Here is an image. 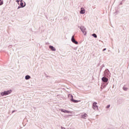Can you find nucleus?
Instances as JSON below:
<instances>
[{"mask_svg": "<svg viewBox=\"0 0 129 129\" xmlns=\"http://www.w3.org/2000/svg\"><path fill=\"white\" fill-rule=\"evenodd\" d=\"M11 93H12V90L1 93V95L2 96H4V95H9V94H11Z\"/></svg>", "mask_w": 129, "mask_h": 129, "instance_id": "nucleus-1", "label": "nucleus"}, {"mask_svg": "<svg viewBox=\"0 0 129 129\" xmlns=\"http://www.w3.org/2000/svg\"><path fill=\"white\" fill-rule=\"evenodd\" d=\"M93 108L95 110H97V109H98V106L97 105V103H96L95 102L93 103Z\"/></svg>", "mask_w": 129, "mask_h": 129, "instance_id": "nucleus-2", "label": "nucleus"}, {"mask_svg": "<svg viewBox=\"0 0 129 129\" xmlns=\"http://www.w3.org/2000/svg\"><path fill=\"white\" fill-rule=\"evenodd\" d=\"M80 29L84 35H86V29L84 27H81Z\"/></svg>", "mask_w": 129, "mask_h": 129, "instance_id": "nucleus-3", "label": "nucleus"}, {"mask_svg": "<svg viewBox=\"0 0 129 129\" xmlns=\"http://www.w3.org/2000/svg\"><path fill=\"white\" fill-rule=\"evenodd\" d=\"M72 41L73 42V43H74V44H76V45L78 44V42L75 41V39H74V36H73L72 37Z\"/></svg>", "mask_w": 129, "mask_h": 129, "instance_id": "nucleus-4", "label": "nucleus"}, {"mask_svg": "<svg viewBox=\"0 0 129 129\" xmlns=\"http://www.w3.org/2000/svg\"><path fill=\"white\" fill-rule=\"evenodd\" d=\"M71 100L72 101H73V102H74L75 103H77V102H80V101H77V100H75L74 99H73V95H71Z\"/></svg>", "mask_w": 129, "mask_h": 129, "instance_id": "nucleus-5", "label": "nucleus"}, {"mask_svg": "<svg viewBox=\"0 0 129 129\" xmlns=\"http://www.w3.org/2000/svg\"><path fill=\"white\" fill-rule=\"evenodd\" d=\"M102 81H103V82L106 83V82H107V81H108V79H107L105 77H103L102 78Z\"/></svg>", "mask_w": 129, "mask_h": 129, "instance_id": "nucleus-6", "label": "nucleus"}, {"mask_svg": "<svg viewBox=\"0 0 129 129\" xmlns=\"http://www.w3.org/2000/svg\"><path fill=\"white\" fill-rule=\"evenodd\" d=\"M49 48L51 50V51H56V49L55 48V47H54V46L50 45L49 46Z\"/></svg>", "mask_w": 129, "mask_h": 129, "instance_id": "nucleus-7", "label": "nucleus"}, {"mask_svg": "<svg viewBox=\"0 0 129 129\" xmlns=\"http://www.w3.org/2000/svg\"><path fill=\"white\" fill-rule=\"evenodd\" d=\"M80 14H85V9H84V8H81Z\"/></svg>", "mask_w": 129, "mask_h": 129, "instance_id": "nucleus-8", "label": "nucleus"}, {"mask_svg": "<svg viewBox=\"0 0 129 129\" xmlns=\"http://www.w3.org/2000/svg\"><path fill=\"white\" fill-rule=\"evenodd\" d=\"M61 111H62V112H64V113H70V111L66 110H61Z\"/></svg>", "mask_w": 129, "mask_h": 129, "instance_id": "nucleus-9", "label": "nucleus"}, {"mask_svg": "<svg viewBox=\"0 0 129 129\" xmlns=\"http://www.w3.org/2000/svg\"><path fill=\"white\" fill-rule=\"evenodd\" d=\"M82 118H86L87 117V114L85 113L82 115Z\"/></svg>", "mask_w": 129, "mask_h": 129, "instance_id": "nucleus-10", "label": "nucleus"}, {"mask_svg": "<svg viewBox=\"0 0 129 129\" xmlns=\"http://www.w3.org/2000/svg\"><path fill=\"white\" fill-rule=\"evenodd\" d=\"M30 78H31V77L29 75H27L25 77V79L26 80H28V79H30Z\"/></svg>", "mask_w": 129, "mask_h": 129, "instance_id": "nucleus-11", "label": "nucleus"}, {"mask_svg": "<svg viewBox=\"0 0 129 129\" xmlns=\"http://www.w3.org/2000/svg\"><path fill=\"white\" fill-rule=\"evenodd\" d=\"M20 6L21 7H22V8H24V7H25V6H24V3L23 2H21L20 4Z\"/></svg>", "mask_w": 129, "mask_h": 129, "instance_id": "nucleus-12", "label": "nucleus"}, {"mask_svg": "<svg viewBox=\"0 0 129 129\" xmlns=\"http://www.w3.org/2000/svg\"><path fill=\"white\" fill-rule=\"evenodd\" d=\"M4 5V2L2 0H0V6Z\"/></svg>", "mask_w": 129, "mask_h": 129, "instance_id": "nucleus-13", "label": "nucleus"}, {"mask_svg": "<svg viewBox=\"0 0 129 129\" xmlns=\"http://www.w3.org/2000/svg\"><path fill=\"white\" fill-rule=\"evenodd\" d=\"M92 36L93 37H94V38H97V35H96V34H93Z\"/></svg>", "mask_w": 129, "mask_h": 129, "instance_id": "nucleus-14", "label": "nucleus"}, {"mask_svg": "<svg viewBox=\"0 0 129 129\" xmlns=\"http://www.w3.org/2000/svg\"><path fill=\"white\" fill-rule=\"evenodd\" d=\"M123 90H124L125 91H126V90H127V88H126V87H123Z\"/></svg>", "mask_w": 129, "mask_h": 129, "instance_id": "nucleus-15", "label": "nucleus"}, {"mask_svg": "<svg viewBox=\"0 0 129 129\" xmlns=\"http://www.w3.org/2000/svg\"><path fill=\"white\" fill-rule=\"evenodd\" d=\"M109 107H110V105H107L106 106V108H109Z\"/></svg>", "mask_w": 129, "mask_h": 129, "instance_id": "nucleus-16", "label": "nucleus"}, {"mask_svg": "<svg viewBox=\"0 0 129 129\" xmlns=\"http://www.w3.org/2000/svg\"><path fill=\"white\" fill-rule=\"evenodd\" d=\"M17 3H19L20 2V0L16 1Z\"/></svg>", "mask_w": 129, "mask_h": 129, "instance_id": "nucleus-17", "label": "nucleus"}, {"mask_svg": "<svg viewBox=\"0 0 129 129\" xmlns=\"http://www.w3.org/2000/svg\"><path fill=\"white\" fill-rule=\"evenodd\" d=\"M105 50H106V48H104L103 49V51H105Z\"/></svg>", "mask_w": 129, "mask_h": 129, "instance_id": "nucleus-18", "label": "nucleus"}, {"mask_svg": "<svg viewBox=\"0 0 129 129\" xmlns=\"http://www.w3.org/2000/svg\"><path fill=\"white\" fill-rule=\"evenodd\" d=\"M20 3H23V0H20Z\"/></svg>", "mask_w": 129, "mask_h": 129, "instance_id": "nucleus-19", "label": "nucleus"}]
</instances>
